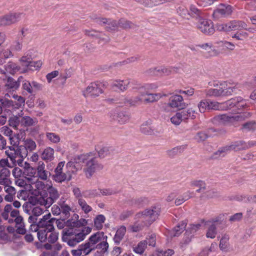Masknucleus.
<instances>
[{"mask_svg": "<svg viewBox=\"0 0 256 256\" xmlns=\"http://www.w3.org/2000/svg\"><path fill=\"white\" fill-rule=\"evenodd\" d=\"M231 151L230 145L220 148L214 154V157L218 158L219 156H224L228 152Z\"/></svg>", "mask_w": 256, "mask_h": 256, "instance_id": "nucleus-44", "label": "nucleus"}, {"mask_svg": "<svg viewBox=\"0 0 256 256\" xmlns=\"http://www.w3.org/2000/svg\"><path fill=\"white\" fill-rule=\"evenodd\" d=\"M8 150H6L5 152L6 155L10 159L12 164L14 165L16 164V160H14V153L16 152L15 148L14 146H11L8 147Z\"/></svg>", "mask_w": 256, "mask_h": 256, "instance_id": "nucleus-50", "label": "nucleus"}, {"mask_svg": "<svg viewBox=\"0 0 256 256\" xmlns=\"http://www.w3.org/2000/svg\"><path fill=\"white\" fill-rule=\"evenodd\" d=\"M84 32L87 36L95 38H98L102 34V32L92 29L90 30H84Z\"/></svg>", "mask_w": 256, "mask_h": 256, "instance_id": "nucleus-64", "label": "nucleus"}, {"mask_svg": "<svg viewBox=\"0 0 256 256\" xmlns=\"http://www.w3.org/2000/svg\"><path fill=\"white\" fill-rule=\"evenodd\" d=\"M78 204L81 210L86 214L92 210V208L87 204L83 198L78 199Z\"/></svg>", "mask_w": 256, "mask_h": 256, "instance_id": "nucleus-40", "label": "nucleus"}, {"mask_svg": "<svg viewBox=\"0 0 256 256\" xmlns=\"http://www.w3.org/2000/svg\"><path fill=\"white\" fill-rule=\"evenodd\" d=\"M118 28H122L124 29L131 28L135 26L132 22L126 20L122 18L118 22Z\"/></svg>", "mask_w": 256, "mask_h": 256, "instance_id": "nucleus-52", "label": "nucleus"}, {"mask_svg": "<svg viewBox=\"0 0 256 256\" xmlns=\"http://www.w3.org/2000/svg\"><path fill=\"white\" fill-rule=\"evenodd\" d=\"M54 150L51 147H46L41 154V158L46 162H50L54 158Z\"/></svg>", "mask_w": 256, "mask_h": 256, "instance_id": "nucleus-28", "label": "nucleus"}, {"mask_svg": "<svg viewBox=\"0 0 256 256\" xmlns=\"http://www.w3.org/2000/svg\"><path fill=\"white\" fill-rule=\"evenodd\" d=\"M36 170L37 176L43 180H46L50 174L49 172L45 170V164L42 161L38 162Z\"/></svg>", "mask_w": 256, "mask_h": 256, "instance_id": "nucleus-20", "label": "nucleus"}, {"mask_svg": "<svg viewBox=\"0 0 256 256\" xmlns=\"http://www.w3.org/2000/svg\"><path fill=\"white\" fill-rule=\"evenodd\" d=\"M178 68L177 67H166L159 66L152 68L146 70L148 74L154 76H168L174 72H177Z\"/></svg>", "mask_w": 256, "mask_h": 256, "instance_id": "nucleus-11", "label": "nucleus"}, {"mask_svg": "<svg viewBox=\"0 0 256 256\" xmlns=\"http://www.w3.org/2000/svg\"><path fill=\"white\" fill-rule=\"evenodd\" d=\"M90 244L88 240L78 246L76 250H72L71 253L73 256H81L82 254L85 256L88 255L90 253L91 249L90 248Z\"/></svg>", "mask_w": 256, "mask_h": 256, "instance_id": "nucleus-18", "label": "nucleus"}, {"mask_svg": "<svg viewBox=\"0 0 256 256\" xmlns=\"http://www.w3.org/2000/svg\"><path fill=\"white\" fill-rule=\"evenodd\" d=\"M160 212V208L156 206H151L137 214L138 218L146 220L144 225L150 226L158 218Z\"/></svg>", "mask_w": 256, "mask_h": 256, "instance_id": "nucleus-7", "label": "nucleus"}, {"mask_svg": "<svg viewBox=\"0 0 256 256\" xmlns=\"http://www.w3.org/2000/svg\"><path fill=\"white\" fill-rule=\"evenodd\" d=\"M229 29L230 30H246L247 24L246 22L240 20H233L228 23Z\"/></svg>", "mask_w": 256, "mask_h": 256, "instance_id": "nucleus-27", "label": "nucleus"}, {"mask_svg": "<svg viewBox=\"0 0 256 256\" xmlns=\"http://www.w3.org/2000/svg\"><path fill=\"white\" fill-rule=\"evenodd\" d=\"M99 158H104L108 156H112L114 154V150L113 147L103 146L98 150L97 148H96Z\"/></svg>", "mask_w": 256, "mask_h": 256, "instance_id": "nucleus-21", "label": "nucleus"}, {"mask_svg": "<svg viewBox=\"0 0 256 256\" xmlns=\"http://www.w3.org/2000/svg\"><path fill=\"white\" fill-rule=\"evenodd\" d=\"M46 138L52 143L58 144L60 140L59 135L54 132H48L46 134Z\"/></svg>", "mask_w": 256, "mask_h": 256, "instance_id": "nucleus-49", "label": "nucleus"}, {"mask_svg": "<svg viewBox=\"0 0 256 256\" xmlns=\"http://www.w3.org/2000/svg\"><path fill=\"white\" fill-rule=\"evenodd\" d=\"M56 218H51V214L49 212L44 215L38 222L37 224L32 225L34 228V231L38 230V228H41L46 229L48 232H52L54 230V224Z\"/></svg>", "mask_w": 256, "mask_h": 256, "instance_id": "nucleus-9", "label": "nucleus"}, {"mask_svg": "<svg viewBox=\"0 0 256 256\" xmlns=\"http://www.w3.org/2000/svg\"><path fill=\"white\" fill-rule=\"evenodd\" d=\"M12 210V204H7L5 206L4 211L2 212L1 216L2 218L6 220H8V222L10 224L14 222V219L9 218V213L10 211Z\"/></svg>", "mask_w": 256, "mask_h": 256, "instance_id": "nucleus-38", "label": "nucleus"}, {"mask_svg": "<svg viewBox=\"0 0 256 256\" xmlns=\"http://www.w3.org/2000/svg\"><path fill=\"white\" fill-rule=\"evenodd\" d=\"M22 14V13H14L0 18V26L10 25L15 23L20 20Z\"/></svg>", "mask_w": 256, "mask_h": 256, "instance_id": "nucleus-15", "label": "nucleus"}, {"mask_svg": "<svg viewBox=\"0 0 256 256\" xmlns=\"http://www.w3.org/2000/svg\"><path fill=\"white\" fill-rule=\"evenodd\" d=\"M10 144L12 146H19L20 142V134L18 133L13 134L10 138H9Z\"/></svg>", "mask_w": 256, "mask_h": 256, "instance_id": "nucleus-61", "label": "nucleus"}, {"mask_svg": "<svg viewBox=\"0 0 256 256\" xmlns=\"http://www.w3.org/2000/svg\"><path fill=\"white\" fill-rule=\"evenodd\" d=\"M222 102L208 101V110H222Z\"/></svg>", "mask_w": 256, "mask_h": 256, "instance_id": "nucleus-63", "label": "nucleus"}, {"mask_svg": "<svg viewBox=\"0 0 256 256\" xmlns=\"http://www.w3.org/2000/svg\"><path fill=\"white\" fill-rule=\"evenodd\" d=\"M91 231L92 228L88 226L83 228L81 230L64 228L62 232V240L68 246L74 247L83 241Z\"/></svg>", "mask_w": 256, "mask_h": 256, "instance_id": "nucleus-1", "label": "nucleus"}, {"mask_svg": "<svg viewBox=\"0 0 256 256\" xmlns=\"http://www.w3.org/2000/svg\"><path fill=\"white\" fill-rule=\"evenodd\" d=\"M96 22L100 24H105V29L109 32H112L117 30L118 28V22L110 18H98Z\"/></svg>", "mask_w": 256, "mask_h": 256, "instance_id": "nucleus-13", "label": "nucleus"}, {"mask_svg": "<svg viewBox=\"0 0 256 256\" xmlns=\"http://www.w3.org/2000/svg\"><path fill=\"white\" fill-rule=\"evenodd\" d=\"M21 152L28 156L29 152H32L36 148V144L34 140L30 138H26L23 141V144L20 145Z\"/></svg>", "mask_w": 256, "mask_h": 256, "instance_id": "nucleus-17", "label": "nucleus"}, {"mask_svg": "<svg viewBox=\"0 0 256 256\" xmlns=\"http://www.w3.org/2000/svg\"><path fill=\"white\" fill-rule=\"evenodd\" d=\"M21 150L22 148H20V146H16V148H15L16 152L14 153V160H16V158H20V159L16 160V162L18 165L21 164L24 158L26 157V154L24 155V154L21 152Z\"/></svg>", "mask_w": 256, "mask_h": 256, "instance_id": "nucleus-46", "label": "nucleus"}, {"mask_svg": "<svg viewBox=\"0 0 256 256\" xmlns=\"http://www.w3.org/2000/svg\"><path fill=\"white\" fill-rule=\"evenodd\" d=\"M198 28L202 32L206 34H212L214 32V24L210 20L201 19L198 26Z\"/></svg>", "mask_w": 256, "mask_h": 256, "instance_id": "nucleus-14", "label": "nucleus"}, {"mask_svg": "<svg viewBox=\"0 0 256 256\" xmlns=\"http://www.w3.org/2000/svg\"><path fill=\"white\" fill-rule=\"evenodd\" d=\"M64 162H60L54 170L52 179L56 182L62 183L64 181H70L72 178V175L76 172L77 169L72 162L66 164V171L63 172Z\"/></svg>", "mask_w": 256, "mask_h": 256, "instance_id": "nucleus-3", "label": "nucleus"}, {"mask_svg": "<svg viewBox=\"0 0 256 256\" xmlns=\"http://www.w3.org/2000/svg\"><path fill=\"white\" fill-rule=\"evenodd\" d=\"M32 58L30 57L24 56L20 59L22 66L24 67L20 71V73H25L28 72L29 64H30Z\"/></svg>", "mask_w": 256, "mask_h": 256, "instance_id": "nucleus-42", "label": "nucleus"}, {"mask_svg": "<svg viewBox=\"0 0 256 256\" xmlns=\"http://www.w3.org/2000/svg\"><path fill=\"white\" fill-rule=\"evenodd\" d=\"M236 109L237 110H242L246 108L249 106V104L247 100L244 99L242 97L238 96L236 97Z\"/></svg>", "mask_w": 256, "mask_h": 256, "instance_id": "nucleus-39", "label": "nucleus"}, {"mask_svg": "<svg viewBox=\"0 0 256 256\" xmlns=\"http://www.w3.org/2000/svg\"><path fill=\"white\" fill-rule=\"evenodd\" d=\"M87 224L86 220L84 218H80L77 220H69L66 222V225L72 228H80L85 226Z\"/></svg>", "mask_w": 256, "mask_h": 256, "instance_id": "nucleus-37", "label": "nucleus"}, {"mask_svg": "<svg viewBox=\"0 0 256 256\" xmlns=\"http://www.w3.org/2000/svg\"><path fill=\"white\" fill-rule=\"evenodd\" d=\"M60 196V194L58 190L54 187L50 186L47 190L46 196L40 198L38 201L40 205L48 208L56 202Z\"/></svg>", "mask_w": 256, "mask_h": 256, "instance_id": "nucleus-8", "label": "nucleus"}, {"mask_svg": "<svg viewBox=\"0 0 256 256\" xmlns=\"http://www.w3.org/2000/svg\"><path fill=\"white\" fill-rule=\"evenodd\" d=\"M22 88L29 94H32L33 93L32 82H30L26 80H22Z\"/></svg>", "mask_w": 256, "mask_h": 256, "instance_id": "nucleus-62", "label": "nucleus"}, {"mask_svg": "<svg viewBox=\"0 0 256 256\" xmlns=\"http://www.w3.org/2000/svg\"><path fill=\"white\" fill-rule=\"evenodd\" d=\"M232 12V7L230 6L222 4L214 12V14L216 16L226 17L230 15Z\"/></svg>", "mask_w": 256, "mask_h": 256, "instance_id": "nucleus-22", "label": "nucleus"}, {"mask_svg": "<svg viewBox=\"0 0 256 256\" xmlns=\"http://www.w3.org/2000/svg\"><path fill=\"white\" fill-rule=\"evenodd\" d=\"M230 236L228 234H224L220 240L219 247L221 250L227 252L230 247L229 242Z\"/></svg>", "mask_w": 256, "mask_h": 256, "instance_id": "nucleus-32", "label": "nucleus"}, {"mask_svg": "<svg viewBox=\"0 0 256 256\" xmlns=\"http://www.w3.org/2000/svg\"><path fill=\"white\" fill-rule=\"evenodd\" d=\"M144 96H140V94H139V95L133 98H130L128 100V103L131 106H137L140 104L144 102V100L142 97Z\"/></svg>", "mask_w": 256, "mask_h": 256, "instance_id": "nucleus-60", "label": "nucleus"}, {"mask_svg": "<svg viewBox=\"0 0 256 256\" xmlns=\"http://www.w3.org/2000/svg\"><path fill=\"white\" fill-rule=\"evenodd\" d=\"M188 104L184 102V98L182 96L174 94L170 98L168 102L165 104L162 108L164 110L168 111L169 108L182 110L186 108Z\"/></svg>", "mask_w": 256, "mask_h": 256, "instance_id": "nucleus-10", "label": "nucleus"}, {"mask_svg": "<svg viewBox=\"0 0 256 256\" xmlns=\"http://www.w3.org/2000/svg\"><path fill=\"white\" fill-rule=\"evenodd\" d=\"M208 85L210 86L218 88L221 97L238 94L240 90L237 85L229 86L228 83L224 81H212L208 82Z\"/></svg>", "mask_w": 256, "mask_h": 256, "instance_id": "nucleus-6", "label": "nucleus"}, {"mask_svg": "<svg viewBox=\"0 0 256 256\" xmlns=\"http://www.w3.org/2000/svg\"><path fill=\"white\" fill-rule=\"evenodd\" d=\"M242 130L246 132L256 130V122L255 121H250L242 125Z\"/></svg>", "mask_w": 256, "mask_h": 256, "instance_id": "nucleus-47", "label": "nucleus"}, {"mask_svg": "<svg viewBox=\"0 0 256 256\" xmlns=\"http://www.w3.org/2000/svg\"><path fill=\"white\" fill-rule=\"evenodd\" d=\"M37 231V236L38 240L42 242H46L47 240L48 233L49 232H48L46 229L38 230V228Z\"/></svg>", "mask_w": 256, "mask_h": 256, "instance_id": "nucleus-56", "label": "nucleus"}, {"mask_svg": "<svg viewBox=\"0 0 256 256\" xmlns=\"http://www.w3.org/2000/svg\"><path fill=\"white\" fill-rule=\"evenodd\" d=\"M114 116V119L120 124H124L128 122L130 118V114L124 111L117 112Z\"/></svg>", "mask_w": 256, "mask_h": 256, "instance_id": "nucleus-26", "label": "nucleus"}, {"mask_svg": "<svg viewBox=\"0 0 256 256\" xmlns=\"http://www.w3.org/2000/svg\"><path fill=\"white\" fill-rule=\"evenodd\" d=\"M196 47L202 48V50L208 51L206 56L210 57L217 56L218 53L215 49H212V42H206L199 44L196 46Z\"/></svg>", "mask_w": 256, "mask_h": 256, "instance_id": "nucleus-24", "label": "nucleus"}, {"mask_svg": "<svg viewBox=\"0 0 256 256\" xmlns=\"http://www.w3.org/2000/svg\"><path fill=\"white\" fill-rule=\"evenodd\" d=\"M22 76H20L17 80H16L12 77H8L5 84L6 90L10 92L16 90L19 88L20 86V82H22Z\"/></svg>", "mask_w": 256, "mask_h": 256, "instance_id": "nucleus-19", "label": "nucleus"}, {"mask_svg": "<svg viewBox=\"0 0 256 256\" xmlns=\"http://www.w3.org/2000/svg\"><path fill=\"white\" fill-rule=\"evenodd\" d=\"M12 53L9 48L3 50L0 54V65L4 63V60H2L3 58L7 59L12 57Z\"/></svg>", "mask_w": 256, "mask_h": 256, "instance_id": "nucleus-59", "label": "nucleus"}, {"mask_svg": "<svg viewBox=\"0 0 256 256\" xmlns=\"http://www.w3.org/2000/svg\"><path fill=\"white\" fill-rule=\"evenodd\" d=\"M184 121H186L188 119L194 120L196 118V111L192 108H189L186 110H183L180 112Z\"/></svg>", "mask_w": 256, "mask_h": 256, "instance_id": "nucleus-35", "label": "nucleus"}, {"mask_svg": "<svg viewBox=\"0 0 256 256\" xmlns=\"http://www.w3.org/2000/svg\"><path fill=\"white\" fill-rule=\"evenodd\" d=\"M128 82V88H132L134 90H137L138 93L140 94V87L142 85L140 84L137 80L132 79H127Z\"/></svg>", "mask_w": 256, "mask_h": 256, "instance_id": "nucleus-55", "label": "nucleus"}, {"mask_svg": "<svg viewBox=\"0 0 256 256\" xmlns=\"http://www.w3.org/2000/svg\"><path fill=\"white\" fill-rule=\"evenodd\" d=\"M218 90V88H210L204 90V93L207 97H221Z\"/></svg>", "mask_w": 256, "mask_h": 256, "instance_id": "nucleus-57", "label": "nucleus"}, {"mask_svg": "<svg viewBox=\"0 0 256 256\" xmlns=\"http://www.w3.org/2000/svg\"><path fill=\"white\" fill-rule=\"evenodd\" d=\"M4 192L6 194L4 196V200L8 202H12L16 198V190L11 186H4Z\"/></svg>", "mask_w": 256, "mask_h": 256, "instance_id": "nucleus-25", "label": "nucleus"}, {"mask_svg": "<svg viewBox=\"0 0 256 256\" xmlns=\"http://www.w3.org/2000/svg\"><path fill=\"white\" fill-rule=\"evenodd\" d=\"M140 130L142 133L148 135H152L154 133V130L151 126L150 121H146L143 123L140 126Z\"/></svg>", "mask_w": 256, "mask_h": 256, "instance_id": "nucleus-36", "label": "nucleus"}, {"mask_svg": "<svg viewBox=\"0 0 256 256\" xmlns=\"http://www.w3.org/2000/svg\"><path fill=\"white\" fill-rule=\"evenodd\" d=\"M216 227L213 222L209 226L206 234V236L208 238H214L216 236Z\"/></svg>", "mask_w": 256, "mask_h": 256, "instance_id": "nucleus-53", "label": "nucleus"}, {"mask_svg": "<svg viewBox=\"0 0 256 256\" xmlns=\"http://www.w3.org/2000/svg\"><path fill=\"white\" fill-rule=\"evenodd\" d=\"M128 82L127 79L124 80H115L112 84L111 86L113 88H116L122 92L126 90L128 88Z\"/></svg>", "mask_w": 256, "mask_h": 256, "instance_id": "nucleus-29", "label": "nucleus"}, {"mask_svg": "<svg viewBox=\"0 0 256 256\" xmlns=\"http://www.w3.org/2000/svg\"><path fill=\"white\" fill-rule=\"evenodd\" d=\"M108 236L102 232H98L91 235L88 239L90 252L96 249L100 250L102 254L108 252L109 247L107 242Z\"/></svg>", "mask_w": 256, "mask_h": 256, "instance_id": "nucleus-5", "label": "nucleus"}, {"mask_svg": "<svg viewBox=\"0 0 256 256\" xmlns=\"http://www.w3.org/2000/svg\"><path fill=\"white\" fill-rule=\"evenodd\" d=\"M16 227V232L19 234H24L26 232L24 220L22 216H18L14 220Z\"/></svg>", "mask_w": 256, "mask_h": 256, "instance_id": "nucleus-30", "label": "nucleus"}, {"mask_svg": "<svg viewBox=\"0 0 256 256\" xmlns=\"http://www.w3.org/2000/svg\"><path fill=\"white\" fill-rule=\"evenodd\" d=\"M182 121L184 120L180 112H177L170 118L171 122L175 126L180 125Z\"/></svg>", "mask_w": 256, "mask_h": 256, "instance_id": "nucleus-58", "label": "nucleus"}, {"mask_svg": "<svg viewBox=\"0 0 256 256\" xmlns=\"http://www.w3.org/2000/svg\"><path fill=\"white\" fill-rule=\"evenodd\" d=\"M126 232V228L124 226H120L116 232L114 238V240L115 244H119L122 241Z\"/></svg>", "mask_w": 256, "mask_h": 256, "instance_id": "nucleus-34", "label": "nucleus"}, {"mask_svg": "<svg viewBox=\"0 0 256 256\" xmlns=\"http://www.w3.org/2000/svg\"><path fill=\"white\" fill-rule=\"evenodd\" d=\"M236 97L231 98L225 102H222V110H228L232 108H236Z\"/></svg>", "mask_w": 256, "mask_h": 256, "instance_id": "nucleus-41", "label": "nucleus"}, {"mask_svg": "<svg viewBox=\"0 0 256 256\" xmlns=\"http://www.w3.org/2000/svg\"><path fill=\"white\" fill-rule=\"evenodd\" d=\"M105 220L106 218L102 214H99L96 216L94 220V225L97 230H99L102 228Z\"/></svg>", "mask_w": 256, "mask_h": 256, "instance_id": "nucleus-45", "label": "nucleus"}, {"mask_svg": "<svg viewBox=\"0 0 256 256\" xmlns=\"http://www.w3.org/2000/svg\"><path fill=\"white\" fill-rule=\"evenodd\" d=\"M255 145L256 142L250 141L246 143L244 141L240 140L232 142L230 146L231 150L238 151L248 149Z\"/></svg>", "mask_w": 256, "mask_h": 256, "instance_id": "nucleus-16", "label": "nucleus"}, {"mask_svg": "<svg viewBox=\"0 0 256 256\" xmlns=\"http://www.w3.org/2000/svg\"><path fill=\"white\" fill-rule=\"evenodd\" d=\"M140 96H147L144 99V102L145 103H152L158 101L162 97V95L160 93L153 94L150 92H141Z\"/></svg>", "mask_w": 256, "mask_h": 256, "instance_id": "nucleus-23", "label": "nucleus"}, {"mask_svg": "<svg viewBox=\"0 0 256 256\" xmlns=\"http://www.w3.org/2000/svg\"><path fill=\"white\" fill-rule=\"evenodd\" d=\"M79 162L85 164L84 172L87 178H90L96 170H102L104 168L103 164L100 162L96 157H93L92 152L80 154L78 156Z\"/></svg>", "mask_w": 256, "mask_h": 256, "instance_id": "nucleus-2", "label": "nucleus"}, {"mask_svg": "<svg viewBox=\"0 0 256 256\" xmlns=\"http://www.w3.org/2000/svg\"><path fill=\"white\" fill-rule=\"evenodd\" d=\"M38 122L36 118H32L29 116H25L21 117V126L28 127L34 126Z\"/></svg>", "mask_w": 256, "mask_h": 256, "instance_id": "nucleus-31", "label": "nucleus"}, {"mask_svg": "<svg viewBox=\"0 0 256 256\" xmlns=\"http://www.w3.org/2000/svg\"><path fill=\"white\" fill-rule=\"evenodd\" d=\"M5 70L12 74H14L16 72L22 70L20 66H18L16 63L12 62H8L4 66Z\"/></svg>", "mask_w": 256, "mask_h": 256, "instance_id": "nucleus-33", "label": "nucleus"}, {"mask_svg": "<svg viewBox=\"0 0 256 256\" xmlns=\"http://www.w3.org/2000/svg\"><path fill=\"white\" fill-rule=\"evenodd\" d=\"M147 244L146 240H142L134 248V251L136 254H142L146 248Z\"/></svg>", "mask_w": 256, "mask_h": 256, "instance_id": "nucleus-43", "label": "nucleus"}, {"mask_svg": "<svg viewBox=\"0 0 256 256\" xmlns=\"http://www.w3.org/2000/svg\"><path fill=\"white\" fill-rule=\"evenodd\" d=\"M102 92L100 85L96 83H91L84 91L85 97L96 98Z\"/></svg>", "mask_w": 256, "mask_h": 256, "instance_id": "nucleus-12", "label": "nucleus"}, {"mask_svg": "<svg viewBox=\"0 0 256 256\" xmlns=\"http://www.w3.org/2000/svg\"><path fill=\"white\" fill-rule=\"evenodd\" d=\"M252 114L250 112H237V113L234 115L223 114L216 116L214 117V120L215 123H218L219 124L235 126L237 124L238 122L250 118Z\"/></svg>", "mask_w": 256, "mask_h": 256, "instance_id": "nucleus-4", "label": "nucleus"}, {"mask_svg": "<svg viewBox=\"0 0 256 256\" xmlns=\"http://www.w3.org/2000/svg\"><path fill=\"white\" fill-rule=\"evenodd\" d=\"M189 14L191 17L197 18L201 17L202 12L196 6L192 4L190 8Z\"/></svg>", "mask_w": 256, "mask_h": 256, "instance_id": "nucleus-48", "label": "nucleus"}, {"mask_svg": "<svg viewBox=\"0 0 256 256\" xmlns=\"http://www.w3.org/2000/svg\"><path fill=\"white\" fill-rule=\"evenodd\" d=\"M186 226V224L184 222H182L181 224H179L176 226H175L173 230V236H178L185 230Z\"/></svg>", "mask_w": 256, "mask_h": 256, "instance_id": "nucleus-54", "label": "nucleus"}, {"mask_svg": "<svg viewBox=\"0 0 256 256\" xmlns=\"http://www.w3.org/2000/svg\"><path fill=\"white\" fill-rule=\"evenodd\" d=\"M9 125L17 130L18 126H21V118L18 116H14L10 118L8 120Z\"/></svg>", "mask_w": 256, "mask_h": 256, "instance_id": "nucleus-51", "label": "nucleus"}]
</instances>
